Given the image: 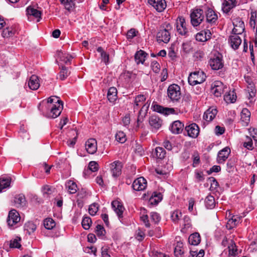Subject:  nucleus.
Returning a JSON list of instances; mask_svg holds the SVG:
<instances>
[{
    "label": "nucleus",
    "instance_id": "f257e3e1",
    "mask_svg": "<svg viewBox=\"0 0 257 257\" xmlns=\"http://www.w3.org/2000/svg\"><path fill=\"white\" fill-rule=\"evenodd\" d=\"M41 104H40L39 109L42 111L44 115L48 117L53 118L57 117L60 114L63 108V104H60V103L55 105H48V107L45 108V109L41 108Z\"/></svg>",
    "mask_w": 257,
    "mask_h": 257
},
{
    "label": "nucleus",
    "instance_id": "f03ea898",
    "mask_svg": "<svg viewBox=\"0 0 257 257\" xmlns=\"http://www.w3.org/2000/svg\"><path fill=\"white\" fill-rule=\"evenodd\" d=\"M167 95L173 102H178L181 97L180 86L175 84L170 85L167 89Z\"/></svg>",
    "mask_w": 257,
    "mask_h": 257
},
{
    "label": "nucleus",
    "instance_id": "7ed1b4c3",
    "mask_svg": "<svg viewBox=\"0 0 257 257\" xmlns=\"http://www.w3.org/2000/svg\"><path fill=\"white\" fill-rule=\"evenodd\" d=\"M208 64L211 69L214 70L222 68L224 63L221 54L217 53L211 56L208 61Z\"/></svg>",
    "mask_w": 257,
    "mask_h": 257
},
{
    "label": "nucleus",
    "instance_id": "20e7f679",
    "mask_svg": "<svg viewBox=\"0 0 257 257\" xmlns=\"http://www.w3.org/2000/svg\"><path fill=\"white\" fill-rule=\"evenodd\" d=\"M20 220L19 213L15 209L11 210L8 215L7 222L10 228L14 229L18 227Z\"/></svg>",
    "mask_w": 257,
    "mask_h": 257
},
{
    "label": "nucleus",
    "instance_id": "39448f33",
    "mask_svg": "<svg viewBox=\"0 0 257 257\" xmlns=\"http://www.w3.org/2000/svg\"><path fill=\"white\" fill-rule=\"evenodd\" d=\"M206 76L202 71H195L191 73L188 77V82L191 85L200 84L205 80Z\"/></svg>",
    "mask_w": 257,
    "mask_h": 257
},
{
    "label": "nucleus",
    "instance_id": "423d86ee",
    "mask_svg": "<svg viewBox=\"0 0 257 257\" xmlns=\"http://www.w3.org/2000/svg\"><path fill=\"white\" fill-rule=\"evenodd\" d=\"M176 31L181 36L187 37L189 35L188 29L185 20L183 17H179L176 22Z\"/></svg>",
    "mask_w": 257,
    "mask_h": 257
},
{
    "label": "nucleus",
    "instance_id": "0eeeda50",
    "mask_svg": "<svg viewBox=\"0 0 257 257\" xmlns=\"http://www.w3.org/2000/svg\"><path fill=\"white\" fill-rule=\"evenodd\" d=\"M191 23L194 27L199 25L204 19L203 11L201 9L193 10L191 14Z\"/></svg>",
    "mask_w": 257,
    "mask_h": 257
},
{
    "label": "nucleus",
    "instance_id": "6e6552de",
    "mask_svg": "<svg viewBox=\"0 0 257 257\" xmlns=\"http://www.w3.org/2000/svg\"><path fill=\"white\" fill-rule=\"evenodd\" d=\"M171 29V26L168 24L166 26V28L161 29L157 35V41L159 43L164 42L167 43L170 40V33L169 29Z\"/></svg>",
    "mask_w": 257,
    "mask_h": 257
},
{
    "label": "nucleus",
    "instance_id": "1a4fd4ad",
    "mask_svg": "<svg viewBox=\"0 0 257 257\" xmlns=\"http://www.w3.org/2000/svg\"><path fill=\"white\" fill-rule=\"evenodd\" d=\"M225 86L220 81H215L211 84V92L216 97H219L224 91Z\"/></svg>",
    "mask_w": 257,
    "mask_h": 257
},
{
    "label": "nucleus",
    "instance_id": "9d476101",
    "mask_svg": "<svg viewBox=\"0 0 257 257\" xmlns=\"http://www.w3.org/2000/svg\"><path fill=\"white\" fill-rule=\"evenodd\" d=\"M234 28L232 30L233 34H241L245 30L243 22L239 18H237L233 20Z\"/></svg>",
    "mask_w": 257,
    "mask_h": 257
},
{
    "label": "nucleus",
    "instance_id": "9b49d317",
    "mask_svg": "<svg viewBox=\"0 0 257 257\" xmlns=\"http://www.w3.org/2000/svg\"><path fill=\"white\" fill-rule=\"evenodd\" d=\"M187 135L192 138H196L199 134V127L195 123H191L185 127Z\"/></svg>",
    "mask_w": 257,
    "mask_h": 257
},
{
    "label": "nucleus",
    "instance_id": "f8f14e48",
    "mask_svg": "<svg viewBox=\"0 0 257 257\" xmlns=\"http://www.w3.org/2000/svg\"><path fill=\"white\" fill-rule=\"evenodd\" d=\"M148 3L158 12H163L167 6L165 0H148Z\"/></svg>",
    "mask_w": 257,
    "mask_h": 257
},
{
    "label": "nucleus",
    "instance_id": "ddd939ff",
    "mask_svg": "<svg viewBox=\"0 0 257 257\" xmlns=\"http://www.w3.org/2000/svg\"><path fill=\"white\" fill-rule=\"evenodd\" d=\"M147 182L144 177H139L136 179L132 185L134 190L138 191L144 190L147 187Z\"/></svg>",
    "mask_w": 257,
    "mask_h": 257
},
{
    "label": "nucleus",
    "instance_id": "4468645a",
    "mask_svg": "<svg viewBox=\"0 0 257 257\" xmlns=\"http://www.w3.org/2000/svg\"><path fill=\"white\" fill-rule=\"evenodd\" d=\"M162 120L157 115H152L149 118V124L152 131H157L162 125Z\"/></svg>",
    "mask_w": 257,
    "mask_h": 257
},
{
    "label": "nucleus",
    "instance_id": "2eb2a0df",
    "mask_svg": "<svg viewBox=\"0 0 257 257\" xmlns=\"http://www.w3.org/2000/svg\"><path fill=\"white\" fill-rule=\"evenodd\" d=\"M230 149L229 147H226L220 150L217 155V162L219 164L224 163L228 158L230 154Z\"/></svg>",
    "mask_w": 257,
    "mask_h": 257
},
{
    "label": "nucleus",
    "instance_id": "dca6fc26",
    "mask_svg": "<svg viewBox=\"0 0 257 257\" xmlns=\"http://www.w3.org/2000/svg\"><path fill=\"white\" fill-rule=\"evenodd\" d=\"M85 149L89 154H94L97 149L96 141L94 139L88 140L85 143Z\"/></svg>",
    "mask_w": 257,
    "mask_h": 257
},
{
    "label": "nucleus",
    "instance_id": "f3484780",
    "mask_svg": "<svg viewBox=\"0 0 257 257\" xmlns=\"http://www.w3.org/2000/svg\"><path fill=\"white\" fill-rule=\"evenodd\" d=\"M122 166L121 163L118 161H115L110 164V170L113 177H117L121 174Z\"/></svg>",
    "mask_w": 257,
    "mask_h": 257
},
{
    "label": "nucleus",
    "instance_id": "a211bd4d",
    "mask_svg": "<svg viewBox=\"0 0 257 257\" xmlns=\"http://www.w3.org/2000/svg\"><path fill=\"white\" fill-rule=\"evenodd\" d=\"M111 205L119 219H120L122 218L123 217V212L124 210V208L122 204L120 202L115 200L112 202Z\"/></svg>",
    "mask_w": 257,
    "mask_h": 257
},
{
    "label": "nucleus",
    "instance_id": "6ab92c4d",
    "mask_svg": "<svg viewBox=\"0 0 257 257\" xmlns=\"http://www.w3.org/2000/svg\"><path fill=\"white\" fill-rule=\"evenodd\" d=\"M217 113V110L215 107H210L204 113L203 119L209 122L212 121Z\"/></svg>",
    "mask_w": 257,
    "mask_h": 257
},
{
    "label": "nucleus",
    "instance_id": "aec40b11",
    "mask_svg": "<svg viewBox=\"0 0 257 257\" xmlns=\"http://www.w3.org/2000/svg\"><path fill=\"white\" fill-rule=\"evenodd\" d=\"M184 128V124L180 120L174 121L170 127L171 132L174 134H180Z\"/></svg>",
    "mask_w": 257,
    "mask_h": 257
},
{
    "label": "nucleus",
    "instance_id": "412c9836",
    "mask_svg": "<svg viewBox=\"0 0 257 257\" xmlns=\"http://www.w3.org/2000/svg\"><path fill=\"white\" fill-rule=\"evenodd\" d=\"M239 34H233L231 35L229 40L230 46L234 49H237L241 43V39L238 36Z\"/></svg>",
    "mask_w": 257,
    "mask_h": 257
},
{
    "label": "nucleus",
    "instance_id": "4be33fe9",
    "mask_svg": "<svg viewBox=\"0 0 257 257\" xmlns=\"http://www.w3.org/2000/svg\"><path fill=\"white\" fill-rule=\"evenodd\" d=\"M153 107L154 111L165 115L173 113L175 112L173 108L164 107L158 104H154Z\"/></svg>",
    "mask_w": 257,
    "mask_h": 257
},
{
    "label": "nucleus",
    "instance_id": "5701e85b",
    "mask_svg": "<svg viewBox=\"0 0 257 257\" xmlns=\"http://www.w3.org/2000/svg\"><path fill=\"white\" fill-rule=\"evenodd\" d=\"M236 0H224L222 4V10L224 13H227L236 5Z\"/></svg>",
    "mask_w": 257,
    "mask_h": 257
},
{
    "label": "nucleus",
    "instance_id": "b1692460",
    "mask_svg": "<svg viewBox=\"0 0 257 257\" xmlns=\"http://www.w3.org/2000/svg\"><path fill=\"white\" fill-rule=\"evenodd\" d=\"M65 188L69 194H74L78 190L76 183L71 180H67L65 183Z\"/></svg>",
    "mask_w": 257,
    "mask_h": 257
},
{
    "label": "nucleus",
    "instance_id": "393cba45",
    "mask_svg": "<svg viewBox=\"0 0 257 257\" xmlns=\"http://www.w3.org/2000/svg\"><path fill=\"white\" fill-rule=\"evenodd\" d=\"M206 17L207 22L211 24H214L218 19L217 14L211 9H208L207 10Z\"/></svg>",
    "mask_w": 257,
    "mask_h": 257
},
{
    "label": "nucleus",
    "instance_id": "a878e982",
    "mask_svg": "<svg viewBox=\"0 0 257 257\" xmlns=\"http://www.w3.org/2000/svg\"><path fill=\"white\" fill-rule=\"evenodd\" d=\"M28 86L32 90H37L40 86L39 80L37 76L33 75L28 81Z\"/></svg>",
    "mask_w": 257,
    "mask_h": 257
},
{
    "label": "nucleus",
    "instance_id": "bb28decb",
    "mask_svg": "<svg viewBox=\"0 0 257 257\" xmlns=\"http://www.w3.org/2000/svg\"><path fill=\"white\" fill-rule=\"evenodd\" d=\"M117 91L115 87H111L109 88L107 92V98L110 103H114L117 98Z\"/></svg>",
    "mask_w": 257,
    "mask_h": 257
},
{
    "label": "nucleus",
    "instance_id": "cd10ccee",
    "mask_svg": "<svg viewBox=\"0 0 257 257\" xmlns=\"http://www.w3.org/2000/svg\"><path fill=\"white\" fill-rule=\"evenodd\" d=\"M166 151L162 147H156L152 153L153 157L157 159L162 160L164 159L166 155Z\"/></svg>",
    "mask_w": 257,
    "mask_h": 257
},
{
    "label": "nucleus",
    "instance_id": "c85d7f7f",
    "mask_svg": "<svg viewBox=\"0 0 257 257\" xmlns=\"http://www.w3.org/2000/svg\"><path fill=\"white\" fill-rule=\"evenodd\" d=\"M14 202L17 207H21L26 205V200L25 195L20 194L15 197Z\"/></svg>",
    "mask_w": 257,
    "mask_h": 257
},
{
    "label": "nucleus",
    "instance_id": "c756f323",
    "mask_svg": "<svg viewBox=\"0 0 257 257\" xmlns=\"http://www.w3.org/2000/svg\"><path fill=\"white\" fill-rule=\"evenodd\" d=\"M189 243L193 245H197L201 241V237L199 233L195 232L191 234L188 238Z\"/></svg>",
    "mask_w": 257,
    "mask_h": 257
},
{
    "label": "nucleus",
    "instance_id": "7c9ffc66",
    "mask_svg": "<svg viewBox=\"0 0 257 257\" xmlns=\"http://www.w3.org/2000/svg\"><path fill=\"white\" fill-rule=\"evenodd\" d=\"M149 107V104L146 103L143 105L142 108L140 110L139 114L137 119L138 125H139L140 123H141L143 121L144 118L145 117V115H146Z\"/></svg>",
    "mask_w": 257,
    "mask_h": 257
},
{
    "label": "nucleus",
    "instance_id": "2f4dec72",
    "mask_svg": "<svg viewBox=\"0 0 257 257\" xmlns=\"http://www.w3.org/2000/svg\"><path fill=\"white\" fill-rule=\"evenodd\" d=\"M241 217L237 215H233L228 220L227 227L229 228H233L239 224L240 222Z\"/></svg>",
    "mask_w": 257,
    "mask_h": 257
},
{
    "label": "nucleus",
    "instance_id": "473e14b6",
    "mask_svg": "<svg viewBox=\"0 0 257 257\" xmlns=\"http://www.w3.org/2000/svg\"><path fill=\"white\" fill-rule=\"evenodd\" d=\"M57 56L60 60L66 64H70L72 59V57L71 55L67 53H64L61 51L58 52Z\"/></svg>",
    "mask_w": 257,
    "mask_h": 257
},
{
    "label": "nucleus",
    "instance_id": "72a5a7b5",
    "mask_svg": "<svg viewBox=\"0 0 257 257\" xmlns=\"http://www.w3.org/2000/svg\"><path fill=\"white\" fill-rule=\"evenodd\" d=\"M192 226L191 219L187 215H185L183 219L182 227L181 231L183 233H186L188 230Z\"/></svg>",
    "mask_w": 257,
    "mask_h": 257
},
{
    "label": "nucleus",
    "instance_id": "f704fd0d",
    "mask_svg": "<svg viewBox=\"0 0 257 257\" xmlns=\"http://www.w3.org/2000/svg\"><path fill=\"white\" fill-rule=\"evenodd\" d=\"M147 55V54L143 50L138 51L135 55L136 62L138 64L140 63L143 64Z\"/></svg>",
    "mask_w": 257,
    "mask_h": 257
},
{
    "label": "nucleus",
    "instance_id": "c9c22d12",
    "mask_svg": "<svg viewBox=\"0 0 257 257\" xmlns=\"http://www.w3.org/2000/svg\"><path fill=\"white\" fill-rule=\"evenodd\" d=\"M236 99V95L234 90H230L224 96V100L226 103H233Z\"/></svg>",
    "mask_w": 257,
    "mask_h": 257
},
{
    "label": "nucleus",
    "instance_id": "e433bc0d",
    "mask_svg": "<svg viewBox=\"0 0 257 257\" xmlns=\"http://www.w3.org/2000/svg\"><path fill=\"white\" fill-rule=\"evenodd\" d=\"M162 195L161 193L154 192L149 199L151 204L157 205L162 199Z\"/></svg>",
    "mask_w": 257,
    "mask_h": 257
},
{
    "label": "nucleus",
    "instance_id": "4c0bfd02",
    "mask_svg": "<svg viewBox=\"0 0 257 257\" xmlns=\"http://www.w3.org/2000/svg\"><path fill=\"white\" fill-rule=\"evenodd\" d=\"M146 99V97L144 95H138L135 97L134 101V109H138L140 106H141Z\"/></svg>",
    "mask_w": 257,
    "mask_h": 257
},
{
    "label": "nucleus",
    "instance_id": "58836bf2",
    "mask_svg": "<svg viewBox=\"0 0 257 257\" xmlns=\"http://www.w3.org/2000/svg\"><path fill=\"white\" fill-rule=\"evenodd\" d=\"M250 113L247 108H243L241 112V119L245 124L250 121Z\"/></svg>",
    "mask_w": 257,
    "mask_h": 257
},
{
    "label": "nucleus",
    "instance_id": "ea45409f",
    "mask_svg": "<svg viewBox=\"0 0 257 257\" xmlns=\"http://www.w3.org/2000/svg\"><path fill=\"white\" fill-rule=\"evenodd\" d=\"M205 205L208 209H212L215 206L214 198L212 195H208L205 199Z\"/></svg>",
    "mask_w": 257,
    "mask_h": 257
},
{
    "label": "nucleus",
    "instance_id": "a19ab883",
    "mask_svg": "<svg viewBox=\"0 0 257 257\" xmlns=\"http://www.w3.org/2000/svg\"><path fill=\"white\" fill-rule=\"evenodd\" d=\"M11 179L8 177H3L0 178V192H2L4 189L10 187Z\"/></svg>",
    "mask_w": 257,
    "mask_h": 257
},
{
    "label": "nucleus",
    "instance_id": "79ce46f5",
    "mask_svg": "<svg viewBox=\"0 0 257 257\" xmlns=\"http://www.w3.org/2000/svg\"><path fill=\"white\" fill-rule=\"evenodd\" d=\"M182 50L185 54H189L193 52V46L191 42L186 41L182 44Z\"/></svg>",
    "mask_w": 257,
    "mask_h": 257
},
{
    "label": "nucleus",
    "instance_id": "37998d69",
    "mask_svg": "<svg viewBox=\"0 0 257 257\" xmlns=\"http://www.w3.org/2000/svg\"><path fill=\"white\" fill-rule=\"evenodd\" d=\"M27 14L29 15L33 16L36 18H38L37 21L39 22L41 19V13L40 11L34 9L33 8L29 7L27 9Z\"/></svg>",
    "mask_w": 257,
    "mask_h": 257
},
{
    "label": "nucleus",
    "instance_id": "c03bdc74",
    "mask_svg": "<svg viewBox=\"0 0 257 257\" xmlns=\"http://www.w3.org/2000/svg\"><path fill=\"white\" fill-rule=\"evenodd\" d=\"M97 51L100 54L102 61L105 64H107L109 62V55L101 47H99L97 49Z\"/></svg>",
    "mask_w": 257,
    "mask_h": 257
},
{
    "label": "nucleus",
    "instance_id": "a18cd8bd",
    "mask_svg": "<svg viewBox=\"0 0 257 257\" xmlns=\"http://www.w3.org/2000/svg\"><path fill=\"white\" fill-rule=\"evenodd\" d=\"M36 229V225L33 222H28L24 225V229L30 234L33 233Z\"/></svg>",
    "mask_w": 257,
    "mask_h": 257
},
{
    "label": "nucleus",
    "instance_id": "49530a36",
    "mask_svg": "<svg viewBox=\"0 0 257 257\" xmlns=\"http://www.w3.org/2000/svg\"><path fill=\"white\" fill-rule=\"evenodd\" d=\"M44 226L47 229H52L55 226V222L51 218H48L44 220Z\"/></svg>",
    "mask_w": 257,
    "mask_h": 257
},
{
    "label": "nucleus",
    "instance_id": "de8ad7c7",
    "mask_svg": "<svg viewBox=\"0 0 257 257\" xmlns=\"http://www.w3.org/2000/svg\"><path fill=\"white\" fill-rule=\"evenodd\" d=\"M246 91L248 93L247 97L248 99L253 98L256 94V89L254 84L250 86H247Z\"/></svg>",
    "mask_w": 257,
    "mask_h": 257
},
{
    "label": "nucleus",
    "instance_id": "09e8293b",
    "mask_svg": "<svg viewBox=\"0 0 257 257\" xmlns=\"http://www.w3.org/2000/svg\"><path fill=\"white\" fill-rule=\"evenodd\" d=\"M15 30L12 28L8 27L5 29L2 32V36L4 38H9L14 35Z\"/></svg>",
    "mask_w": 257,
    "mask_h": 257
},
{
    "label": "nucleus",
    "instance_id": "8fccbe9b",
    "mask_svg": "<svg viewBox=\"0 0 257 257\" xmlns=\"http://www.w3.org/2000/svg\"><path fill=\"white\" fill-rule=\"evenodd\" d=\"M181 216H182V213L180 211L177 210L174 211L171 213V218L172 221L174 223H176L179 222Z\"/></svg>",
    "mask_w": 257,
    "mask_h": 257
},
{
    "label": "nucleus",
    "instance_id": "3c124183",
    "mask_svg": "<svg viewBox=\"0 0 257 257\" xmlns=\"http://www.w3.org/2000/svg\"><path fill=\"white\" fill-rule=\"evenodd\" d=\"M250 15L249 25L251 27L254 29L255 26H257V12H251Z\"/></svg>",
    "mask_w": 257,
    "mask_h": 257
},
{
    "label": "nucleus",
    "instance_id": "603ef678",
    "mask_svg": "<svg viewBox=\"0 0 257 257\" xmlns=\"http://www.w3.org/2000/svg\"><path fill=\"white\" fill-rule=\"evenodd\" d=\"M60 103L62 104V101L60 100L59 98L57 96H51L47 100L46 106L45 108L48 107V105H51V104L55 105V104Z\"/></svg>",
    "mask_w": 257,
    "mask_h": 257
},
{
    "label": "nucleus",
    "instance_id": "864d4df0",
    "mask_svg": "<svg viewBox=\"0 0 257 257\" xmlns=\"http://www.w3.org/2000/svg\"><path fill=\"white\" fill-rule=\"evenodd\" d=\"M70 74V72L66 67H62L59 73V78L62 80L66 79Z\"/></svg>",
    "mask_w": 257,
    "mask_h": 257
},
{
    "label": "nucleus",
    "instance_id": "5fc2aeb1",
    "mask_svg": "<svg viewBox=\"0 0 257 257\" xmlns=\"http://www.w3.org/2000/svg\"><path fill=\"white\" fill-rule=\"evenodd\" d=\"M208 183L210 184V190L212 191H216L218 187V183L213 177L209 178L208 179Z\"/></svg>",
    "mask_w": 257,
    "mask_h": 257
},
{
    "label": "nucleus",
    "instance_id": "6e6d98bb",
    "mask_svg": "<svg viewBox=\"0 0 257 257\" xmlns=\"http://www.w3.org/2000/svg\"><path fill=\"white\" fill-rule=\"evenodd\" d=\"M65 9L68 11L72 10L74 7V0H61Z\"/></svg>",
    "mask_w": 257,
    "mask_h": 257
},
{
    "label": "nucleus",
    "instance_id": "4d7b16f0",
    "mask_svg": "<svg viewBox=\"0 0 257 257\" xmlns=\"http://www.w3.org/2000/svg\"><path fill=\"white\" fill-rule=\"evenodd\" d=\"M115 139L120 143H123L126 140L125 135L122 131H118L116 133Z\"/></svg>",
    "mask_w": 257,
    "mask_h": 257
},
{
    "label": "nucleus",
    "instance_id": "13d9d810",
    "mask_svg": "<svg viewBox=\"0 0 257 257\" xmlns=\"http://www.w3.org/2000/svg\"><path fill=\"white\" fill-rule=\"evenodd\" d=\"M229 255H235L237 252V248L234 242L231 240L230 243L228 246Z\"/></svg>",
    "mask_w": 257,
    "mask_h": 257
},
{
    "label": "nucleus",
    "instance_id": "bf43d9fd",
    "mask_svg": "<svg viewBox=\"0 0 257 257\" xmlns=\"http://www.w3.org/2000/svg\"><path fill=\"white\" fill-rule=\"evenodd\" d=\"M91 219L89 217H84L82 221V226L84 229H88L91 224Z\"/></svg>",
    "mask_w": 257,
    "mask_h": 257
},
{
    "label": "nucleus",
    "instance_id": "052dcab7",
    "mask_svg": "<svg viewBox=\"0 0 257 257\" xmlns=\"http://www.w3.org/2000/svg\"><path fill=\"white\" fill-rule=\"evenodd\" d=\"M243 147L249 150H252L253 149V143L251 138L246 136L245 141L243 143Z\"/></svg>",
    "mask_w": 257,
    "mask_h": 257
},
{
    "label": "nucleus",
    "instance_id": "680f3d73",
    "mask_svg": "<svg viewBox=\"0 0 257 257\" xmlns=\"http://www.w3.org/2000/svg\"><path fill=\"white\" fill-rule=\"evenodd\" d=\"M99 205L97 203H94L89 206L88 212L91 215L94 216L98 210Z\"/></svg>",
    "mask_w": 257,
    "mask_h": 257
},
{
    "label": "nucleus",
    "instance_id": "e2e57ef3",
    "mask_svg": "<svg viewBox=\"0 0 257 257\" xmlns=\"http://www.w3.org/2000/svg\"><path fill=\"white\" fill-rule=\"evenodd\" d=\"M151 219L154 223H157L159 222L161 219L159 214L155 212H151L150 214Z\"/></svg>",
    "mask_w": 257,
    "mask_h": 257
},
{
    "label": "nucleus",
    "instance_id": "0e129e2a",
    "mask_svg": "<svg viewBox=\"0 0 257 257\" xmlns=\"http://www.w3.org/2000/svg\"><path fill=\"white\" fill-rule=\"evenodd\" d=\"M20 238H15L13 240L11 241L10 246L12 248H20L21 247V244L20 243Z\"/></svg>",
    "mask_w": 257,
    "mask_h": 257
},
{
    "label": "nucleus",
    "instance_id": "69168bd1",
    "mask_svg": "<svg viewBox=\"0 0 257 257\" xmlns=\"http://www.w3.org/2000/svg\"><path fill=\"white\" fill-rule=\"evenodd\" d=\"M205 37L203 31H201L196 34V40L199 42H205L207 41V39Z\"/></svg>",
    "mask_w": 257,
    "mask_h": 257
},
{
    "label": "nucleus",
    "instance_id": "338daca9",
    "mask_svg": "<svg viewBox=\"0 0 257 257\" xmlns=\"http://www.w3.org/2000/svg\"><path fill=\"white\" fill-rule=\"evenodd\" d=\"M151 67L155 73H159L160 70V64L157 61H153L151 63Z\"/></svg>",
    "mask_w": 257,
    "mask_h": 257
},
{
    "label": "nucleus",
    "instance_id": "774afa93",
    "mask_svg": "<svg viewBox=\"0 0 257 257\" xmlns=\"http://www.w3.org/2000/svg\"><path fill=\"white\" fill-rule=\"evenodd\" d=\"M95 232L98 236H102L104 234L105 230L102 225L98 224L96 226Z\"/></svg>",
    "mask_w": 257,
    "mask_h": 257
}]
</instances>
